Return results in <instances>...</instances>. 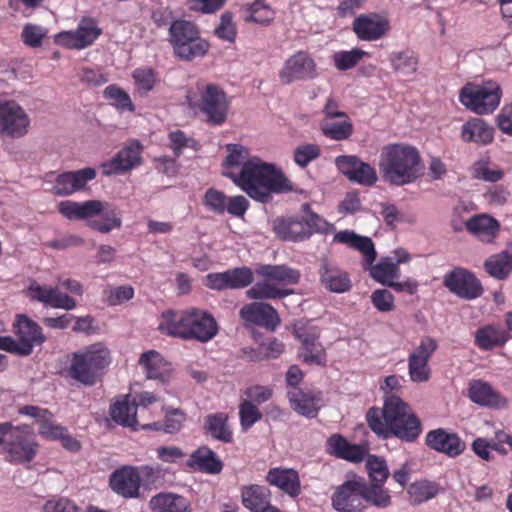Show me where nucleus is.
Listing matches in <instances>:
<instances>
[{"mask_svg":"<svg viewBox=\"0 0 512 512\" xmlns=\"http://www.w3.org/2000/svg\"><path fill=\"white\" fill-rule=\"evenodd\" d=\"M332 506L338 512H364L362 479L347 480L338 486L332 497Z\"/></svg>","mask_w":512,"mask_h":512,"instance_id":"obj_17","label":"nucleus"},{"mask_svg":"<svg viewBox=\"0 0 512 512\" xmlns=\"http://www.w3.org/2000/svg\"><path fill=\"white\" fill-rule=\"evenodd\" d=\"M214 33L221 40L229 43L235 42L237 30L231 12L227 11L221 15L220 23L215 28Z\"/></svg>","mask_w":512,"mask_h":512,"instance_id":"obj_63","label":"nucleus"},{"mask_svg":"<svg viewBox=\"0 0 512 512\" xmlns=\"http://www.w3.org/2000/svg\"><path fill=\"white\" fill-rule=\"evenodd\" d=\"M509 338V331L500 325L487 324L476 330L474 343L480 350L490 351L503 347Z\"/></svg>","mask_w":512,"mask_h":512,"instance_id":"obj_38","label":"nucleus"},{"mask_svg":"<svg viewBox=\"0 0 512 512\" xmlns=\"http://www.w3.org/2000/svg\"><path fill=\"white\" fill-rule=\"evenodd\" d=\"M227 272L228 289H242L254 281V274L247 266L229 269Z\"/></svg>","mask_w":512,"mask_h":512,"instance_id":"obj_56","label":"nucleus"},{"mask_svg":"<svg viewBox=\"0 0 512 512\" xmlns=\"http://www.w3.org/2000/svg\"><path fill=\"white\" fill-rule=\"evenodd\" d=\"M319 276L321 284L331 292L344 293L352 287L348 273L326 260L321 263Z\"/></svg>","mask_w":512,"mask_h":512,"instance_id":"obj_33","label":"nucleus"},{"mask_svg":"<svg viewBox=\"0 0 512 512\" xmlns=\"http://www.w3.org/2000/svg\"><path fill=\"white\" fill-rule=\"evenodd\" d=\"M26 296L35 302L54 309L73 310L77 303L74 298L59 290L57 286L48 287L32 280L25 291Z\"/></svg>","mask_w":512,"mask_h":512,"instance_id":"obj_21","label":"nucleus"},{"mask_svg":"<svg viewBox=\"0 0 512 512\" xmlns=\"http://www.w3.org/2000/svg\"><path fill=\"white\" fill-rule=\"evenodd\" d=\"M327 452L337 458L359 463L366 455L363 446L349 443L342 435L333 434L327 439Z\"/></svg>","mask_w":512,"mask_h":512,"instance_id":"obj_34","label":"nucleus"},{"mask_svg":"<svg viewBox=\"0 0 512 512\" xmlns=\"http://www.w3.org/2000/svg\"><path fill=\"white\" fill-rule=\"evenodd\" d=\"M438 348L437 341L424 336L408 357V374L412 382H427L431 376L429 361Z\"/></svg>","mask_w":512,"mask_h":512,"instance_id":"obj_14","label":"nucleus"},{"mask_svg":"<svg viewBox=\"0 0 512 512\" xmlns=\"http://www.w3.org/2000/svg\"><path fill=\"white\" fill-rule=\"evenodd\" d=\"M131 76L134 83V91L142 98L147 97L160 82L158 72L149 66L134 69Z\"/></svg>","mask_w":512,"mask_h":512,"instance_id":"obj_44","label":"nucleus"},{"mask_svg":"<svg viewBox=\"0 0 512 512\" xmlns=\"http://www.w3.org/2000/svg\"><path fill=\"white\" fill-rule=\"evenodd\" d=\"M364 503L378 509H386L392 504L389 489L384 484L368 483L362 479Z\"/></svg>","mask_w":512,"mask_h":512,"instance_id":"obj_47","label":"nucleus"},{"mask_svg":"<svg viewBox=\"0 0 512 512\" xmlns=\"http://www.w3.org/2000/svg\"><path fill=\"white\" fill-rule=\"evenodd\" d=\"M68 359L69 365L64 369V376L91 387L102 380L111 363V353L105 344L96 342L72 352Z\"/></svg>","mask_w":512,"mask_h":512,"instance_id":"obj_4","label":"nucleus"},{"mask_svg":"<svg viewBox=\"0 0 512 512\" xmlns=\"http://www.w3.org/2000/svg\"><path fill=\"white\" fill-rule=\"evenodd\" d=\"M365 268H368V265L364 262ZM371 277L377 282L390 286V284L399 277V267L397 263H393L389 259L381 260L376 265L369 266Z\"/></svg>","mask_w":512,"mask_h":512,"instance_id":"obj_51","label":"nucleus"},{"mask_svg":"<svg viewBox=\"0 0 512 512\" xmlns=\"http://www.w3.org/2000/svg\"><path fill=\"white\" fill-rule=\"evenodd\" d=\"M300 357L309 365L325 366L327 361L326 351L319 340L301 347Z\"/></svg>","mask_w":512,"mask_h":512,"instance_id":"obj_55","label":"nucleus"},{"mask_svg":"<svg viewBox=\"0 0 512 512\" xmlns=\"http://www.w3.org/2000/svg\"><path fill=\"white\" fill-rule=\"evenodd\" d=\"M333 242L345 244L361 252L368 266L373 264L376 259V251L372 240L368 237L357 235L353 231L343 230L337 232L333 237Z\"/></svg>","mask_w":512,"mask_h":512,"instance_id":"obj_39","label":"nucleus"},{"mask_svg":"<svg viewBox=\"0 0 512 512\" xmlns=\"http://www.w3.org/2000/svg\"><path fill=\"white\" fill-rule=\"evenodd\" d=\"M266 481L291 497H297L301 492L299 474L292 468H271L265 477Z\"/></svg>","mask_w":512,"mask_h":512,"instance_id":"obj_32","label":"nucleus"},{"mask_svg":"<svg viewBox=\"0 0 512 512\" xmlns=\"http://www.w3.org/2000/svg\"><path fill=\"white\" fill-rule=\"evenodd\" d=\"M96 175V170L91 167L60 173L54 179L51 193L61 197L70 196L84 189L89 181L95 179Z\"/></svg>","mask_w":512,"mask_h":512,"instance_id":"obj_22","label":"nucleus"},{"mask_svg":"<svg viewBox=\"0 0 512 512\" xmlns=\"http://www.w3.org/2000/svg\"><path fill=\"white\" fill-rule=\"evenodd\" d=\"M465 227L469 233L481 241L490 243L498 235L500 223L488 214H478L469 218L465 222Z\"/></svg>","mask_w":512,"mask_h":512,"instance_id":"obj_37","label":"nucleus"},{"mask_svg":"<svg viewBox=\"0 0 512 512\" xmlns=\"http://www.w3.org/2000/svg\"><path fill=\"white\" fill-rule=\"evenodd\" d=\"M29 125L28 114L17 102H0V134L20 138L27 134Z\"/></svg>","mask_w":512,"mask_h":512,"instance_id":"obj_16","label":"nucleus"},{"mask_svg":"<svg viewBox=\"0 0 512 512\" xmlns=\"http://www.w3.org/2000/svg\"><path fill=\"white\" fill-rule=\"evenodd\" d=\"M335 164L338 170L351 182L370 187L378 180L375 168L369 163L361 161L357 156H337Z\"/></svg>","mask_w":512,"mask_h":512,"instance_id":"obj_20","label":"nucleus"},{"mask_svg":"<svg viewBox=\"0 0 512 512\" xmlns=\"http://www.w3.org/2000/svg\"><path fill=\"white\" fill-rule=\"evenodd\" d=\"M187 465L206 474H219L223 469L221 459L208 446H201L195 450L190 455Z\"/></svg>","mask_w":512,"mask_h":512,"instance_id":"obj_40","label":"nucleus"},{"mask_svg":"<svg viewBox=\"0 0 512 512\" xmlns=\"http://www.w3.org/2000/svg\"><path fill=\"white\" fill-rule=\"evenodd\" d=\"M223 175L231 179L250 198L261 203H268L272 193L293 190L291 181L280 169L259 157H252L244 162L239 172L227 171Z\"/></svg>","mask_w":512,"mask_h":512,"instance_id":"obj_2","label":"nucleus"},{"mask_svg":"<svg viewBox=\"0 0 512 512\" xmlns=\"http://www.w3.org/2000/svg\"><path fill=\"white\" fill-rule=\"evenodd\" d=\"M340 119L335 121V119L323 118L320 122L323 135L335 141L348 139L353 134V124L348 116Z\"/></svg>","mask_w":512,"mask_h":512,"instance_id":"obj_48","label":"nucleus"},{"mask_svg":"<svg viewBox=\"0 0 512 512\" xmlns=\"http://www.w3.org/2000/svg\"><path fill=\"white\" fill-rule=\"evenodd\" d=\"M389 62L394 72L402 75H413L419 65L417 53L411 49L393 51L389 54Z\"/></svg>","mask_w":512,"mask_h":512,"instance_id":"obj_45","label":"nucleus"},{"mask_svg":"<svg viewBox=\"0 0 512 512\" xmlns=\"http://www.w3.org/2000/svg\"><path fill=\"white\" fill-rule=\"evenodd\" d=\"M368 427L378 437H395L403 442H414L422 433V423L410 405L399 396L385 397L383 408L371 407L366 413Z\"/></svg>","mask_w":512,"mask_h":512,"instance_id":"obj_1","label":"nucleus"},{"mask_svg":"<svg viewBox=\"0 0 512 512\" xmlns=\"http://www.w3.org/2000/svg\"><path fill=\"white\" fill-rule=\"evenodd\" d=\"M204 431L214 440L223 443L233 441V431L228 423V414L217 412L208 414L204 420Z\"/></svg>","mask_w":512,"mask_h":512,"instance_id":"obj_42","label":"nucleus"},{"mask_svg":"<svg viewBox=\"0 0 512 512\" xmlns=\"http://www.w3.org/2000/svg\"><path fill=\"white\" fill-rule=\"evenodd\" d=\"M365 466L370 479L369 483H386L390 472L387 463L383 458L369 454L366 458Z\"/></svg>","mask_w":512,"mask_h":512,"instance_id":"obj_52","label":"nucleus"},{"mask_svg":"<svg viewBox=\"0 0 512 512\" xmlns=\"http://www.w3.org/2000/svg\"><path fill=\"white\" fill-rule=\"evenodd\" d=\"M241 500L251 512H266L271 506V491L266 486L251 484L242 487Z\"/></svg>","mask_w":512,"mask_h":512,"instance_id":"obj_36","label":"nucleus"},{"mask_svg":"<svg viewBox=\"0 0 512 512\" xmlns=\"http://www.w3.org/2000/svg\"><path fill=\"white\" fill-rule=\"evenodd\" d=\"M199 100L196 107L205 116L208 124L222 125L228 116L230 100L225 91L214 83L198 84Z\"/></svg>","mask_w":512,"mask_h":512,"instance_id":"obj_12","label":"nucleus"},{"mask_svg":"<svg viewBox=\"0 0 512 512\" xmlns=\"http://www.w3.org/2000/svg\"><path fill=\"white\" fill-rule=\"evenodd\" d=\"M438 493V484L428 480L415 481L407 488L408 500L412 505L426 502L434 498Z\"/></svg>","mask_w":512,"mask_h":512,"instance_id":"obj_50","label":"nucleus"},{"mask_svg":"<svg viewBox=\"0 0 512 512\" xmlns=\"http://www.w3.org/2000/svg\"><path fill=\"white\" fill-rule=\"evenodd\" d=\"M425 445L429 449L445 454L451 458L458 457L466 449L465 442L457 433L449 432L444 428H437L427 432Z\"/></svg>","mask_w":512,"mask_h":512,"instance_id":"obj_23","label":"nucleus"},{"mask_svg":"<svg viewBox=\"0 0 512 512\" xmlns=\"http://www.w3.org/2000/svg\"><path fill=\"white\" fill-rule=\"evenodd\" d=\"M42 512H80V507L67 497H55L45 502Z\"/></svg>","mask_w":512,"mask_h":512,"instance_id":"obj_64","label":"nucleus"},{"mask_svg":"<svg viewBox=\"0 0 512 512\" xmlns=\"http://www.w3.org/2000/svg\"><path fill=\"white\" fill-rule=\"evenodd\" d=\"M110 416L117 424L124 427H131L134 430H137L139 427L144 430L155 431H160L161 429L159 422L141 423L137 415V405H133L132 402L129 401V395L111 405Z\"/></svg>","mask_w":512,"mask_h":512,"instance_id":"obj_25","label":"nucleus"},{"mask_svg":"<svg viewBox=\"0 0 512 512\" xmlns=\"http://www.w3.org/2000/svg\"><path fill=\"white\" fill-rule=\"evenodd\" d=\"M139 365L143 367L148 379L158 380L165 383L169 380L172 372V365L166 361L156 350H149L141 354Z\"/></svg>","mask_w":512,"mask_h":512,"instance_id":"obj_31","label":"nucleus"},{"mask_svg":"<svg viewBox=\"0 0 512 512\" xmlns=\"http://www.w3.org/2000/svg\"><path fill=\"white\" fill-rule=\"evenodd\" d=\"M484 269L497 280L506 279L512 272V253L504 250L489 256L484 262Z\"/></svg>","mask_w":512,"mask_h":512,"instance_id":"obj_46","label":"nucleus"},{"mask_svg":"<svg viewBox=\"0 0 512 512\" xmlns=\"http://www.w3.org/2000/svg\"><path fill=\"white\" fill-rule=\"evenodd\" d=\"M11 336H0V349L11 354L26 357L33 353L35 346H42L47 338L42 327L25 314H17Z\"/></svg>","mask_w":512,"mask_h":512,"instance_id":"obj_8","label":"nucleus"},{"mask_svg":"<svg viewBox=\"0 0 512 512\" xmlns=\"http://www.w3.org/2000/svg\"><path fill=\"white\" fill-rule=\"evenodd\" d=\"M306 229H308L307 224L303 223L302 218H277L273 222V230L282 240H305L309 238Z\"/></svg>","mask_w":512,"mask_h":512,"instance_id":"obj_41","label":"nucleus"},{"mask_svg":"<svg viewBox=\"0 0 512 512\" xmlns=\"http://www.w3.org/2000/svg\"><path fill=\"white\" fill-rule=\"evenodd\" d=\"M218 324L213 315L198 308L162 312L158 330L167 336L182 340H196L206 343L218 333Z\"/></svg>","mask_w":512,"mask_h":512,"instance_id":"obj_3","label":"nucleus"},{"mask_svg":"<svg viewBox=\"0 0 512 512\" xmlns=\"http://www.w3.org/2000/svg\"><path fill=\"white\" fill-rule=\"evenodd\" d=\"M134 466H123L110 476L109 485L118 495L130 499L139 497L141 478Z\"/></svg>","mask_w":512,"mask_h":512,"instance_id":"obj_27","label":"nucleus"},{"mask_svg":"<svg viewBox=\"0 0 512 512\" xmlns=\"http://www.w3.org/2000/svg\"><path fill=\"white\" fill-rule=\"evenodd\" d=\"M6 460L12 464L31 463L39 450V443L31 426L27 424L14 426L10 422L4 440Z\"/></svg>","mask_w":512,"mask_h":512,"instance_id":"obj_10","label":"nucleus"},{"mask_svg":"<svg viewBox=\"0 0 512 512\" xmlns=\"http://www.w3.org/2000/svg\"><path fill=\"white\" fill-rule=\"evenodd\" d=\"M390 29L388 17L376 12L360 14L352 23L353 32L362 41L380 40L389 33Z\"/></svg>","mask_w":512,"mask_h":512,"instance_id":"obj_18","label":"nucleus"},{"mask_svg":"<svg viewBox=\"0 0 512 512\" xmlns=\"http://www.w3.org/2000/svg\"><path fill=\"white\" fill-rule=\"evenodd\" d=\"M18 413L23 416L35 418L39 425V435L51 441H58L65 433L66 427L57 424L53 420V414L48 409L40 408L34 405H24L19 408Z\"/></svg>","mask_w":512,"mask_h":512,"instance_id":"obj_26","label":"nucleus"},{"mask_svg":"<svg viewBox=\"0 0 512 512\" xmlns=\"http://www.w3.org/2000/svg\"><path fill=\"white\" fill-rule=\"evenodd\" d=\"M238 408L240 426L243 431H248L263 417L260 409L253 405L250 400H244L241 398Z\"/></svg>","mask_w":512,"mask_h":512,"instance_id":"obj_54","label":"nucleus"},{"mask_svg":"<svg viewBox=\"0 0 512 512\" xmlns=\"http://www.w3.org/2000/svg\"><path fill=\"white\" fill-rule=\"evenodd\" d=\"M290 407L299 415L314 418L322 407V393L320 391H304L290 389L287 392Z\"/></svg>","mask_w":512,"mask_h":512,"instance_id":"obj_28","label":"nucleus"},{"mask_svg":"<svg viewBox=\"0 0 512 512\" xmlns=\"http://www.w3.org/2000/svg\"><path fill=\"white\" fill-rule=\"evenodd\" d=\"M443 285L453 294L465 300L479 298L483 292L480 280L471 271L456 267L445 274Z\"/></svg>","mask_w":512,"mask_h":512,"instance_id":"obj_15","label":"nucleus"},{"mask_svg":"<svg viewBox=\"0 0 512 512\" xmlns=\"http://www.w3.org/2000/svg\"><path fill=\"white\" fill-rule=\"evenodd\" d=\"M101 34L102 29L95 18L83 17L75 30L57 33L54 42L68 49L82 50L91 46Z\"/></svg>","mask_w":512,"mask_h":512,"instance_id":"obj_13","label":"nucleus"},{"mask_svg":"<svg viewBox=\"0 0 512 512\" xmlns=\"http://www.w3.org/2000/svg\"><path fill=\"white\" fill-rule=\"evenodd\" d=\"M502 97L500 85L494 81L483 84L466 83L459 92V101L478 115L493 113Z\"/></svg>","mask_w":512,"mask_h":512,"instance_id":"obj_11","label":"nucleus"},{"mask_svg":"<svg viewBox=\"0 0 512 512\" xmlns=\"http://www.w3.org/2000/svg\"><path fill=\"white\" fill-rule=\"evenodd\" d=\"M316 76V63L305 51H298L291 55L279 71L280 81L284 85L294 81L314 79Z\"/></svg>","mask_w":512,"mask_h":512,"instance_id":"obj_19","label":"nucleus"},{"mask_svg":"<svg viewBox=\"0 0 512 512\" xmlns=\"http://www.w3.org/2000/svg\"><path fill=\"white\" fill-rule=\"evenodd\" d=\"M159 402V397L152 392L143 391L135 395L132 404L137 405V415L141 423H149L151 418L150 406Z\"/></svg>","mask_w":512,"mask_h":512,"instance_id":"obj_58","label":"nucleus"},{"mask_svg":"<svg viewBox=\"0 0 512 512\" xmlns=\"http://www.w3.org/2000/svg\"><path fill=\"white\" fill-rule=\"evenodd\" d=\"M239 314L245 323L254 324L270 331H275L281 322L276 309L265 302L245 304Z\"/></svg>","mask_w":512,"mask_h":512,"instance_id":"obj_24","label":"nucleus"},{"mask_svg":"<svg viewBox=\"0 0 512 512\" xmlns=\"http://www.w3.org/2000/svg\"><path fill=\"white\" fill-rule=\"evenodd\" d=\"M471 174L474 179L496 183L503 179L505 172L497 165L492 164L489 156H485L473 163Z\"/></svg>","mask_w":512,"mask_h":512,"instance_id":"obj_49","label":"nucleus"},{"mask_svg":"<svg viewBox=\"0 0 512 512\" xmlns=\"http://www.w3.org/2000/svg\"><path fill=\"white\" fill-rule=\"evenodd\" d=\"M366 53L361 49L355 48L350 51H338L332 59L335 67L340 71H346L354 68Z\"/></svg>","mask_w":512,"mask_h":512,"instance_id":"obj_57","label":"nucleus"},{"mask_svg":"<svg viewBox=\"0 0 512 512\" xmlns=\"http://www.w3.org/2000/svg\"><path fill=\"white\" fill-rule=\"evenodd\" d=\"M228 197L220 190L209 188L203 197V205L207 210L216 214H224L226 212V202Z\"/></svg>","mask_w":512,"mask_h":512,"instance_id":"obj_61","label":"nucleus"},{"mask_svg":"<svg viewBox=\"0 0 512 512\" xmlns=\"http://www.w3.org/2000/svg\"><path fill=\"white\" fill-rule=\"evenodd\" d=\"M104 96L106 99L112 101V105L120 111H135V105L129 94L117 85L113 84L107 86L104 90Z\"/></svg>","mask_w":512,"mask_h":512,"instance_id":"obj_53","label":"nucleus"},{"mask_svg":"<svg viewBox=\"0 0 512 512\" xmlns=\"http://www.w3.org/2000/svg\"><path fill=\"white\" fill-rule=\"evenodd\" d=\"M460 138L465 143L488 146L494 141V128L481 118H470L461 127Z\"/></svg>","mask_w":512,"mask_h":512,"instance_id":"obj_30","label":"nucleus"},{"mask_svg":"<svg viewBox=\"0 0 512 512\" xmlns=\"http://www.w3.org/2000/svg\"><path fill=\"white\" fill-rule=\"evenodd\" d=\"M141 162L140 146H128L121 149L110 161L104 163L105 175H116L128 171Z\"/></svg>","mask_w":512,"mask_h":512,"instance_id":"obj_35","label":"nucleus"},{"mask_svg":"<svg viewBox=\"0 0 512 512\" xmlns=\"http://www.w3.org/2000/svg\"><path fill=\"white\" fill-rule=\"evenodd\" d=\"M169 36L174 55L184 61L203 57L210 48L209 43L200 37L198 27L190 21H173L169 28Z\"/></svg>","mask_w":512,"mask_h":512,"instance_id":"obj_9","label":"nucleus"},{"mask_svg":"<svg viewBox=\"0 0 512 512\" xmlns=\"http://www.w3.org/2000/svg\"><path fill=\"white\" fill-rule=\"evenodd\" d=\"M108 203L100 200L76 202L61 201L57 205L58 212L70 221L88 220L87 225L100 233L106 234L122 225L120 213L116 208L107 209Z\"/></svg>","mask_w":512,"mask_h":512,"instance_id":"obj_7","label":"nucleus"},{"mask_svg":"<svg viewBox=\"0 0 512 512\" xmlns=\"http://www.w3.org/2000/svg\"><path fill=\"white\" fill-rule=\"evenodd\" d=\"M467 396L472 402L484 407L501 408L507 404V399L499 391L481 379L470 381Z\"/></svg>","mask_w":512,"mask_h":512,"instance_id":"obj_29","label":"nucleus"},{"mask_svg":"<svg viewBox=\"0 0 512 512\" xmlns=\"http://www.w3.org/2000/svg\"><path fill=\"white\" fill-rule=\"evenodd\" d=\"M379 169L390 184L403 186L414 182L421 174L419 151L406 144H389L380 154Z\"/></svg>","mask_w":512,"mask_h":512,"instance_id":"obj_5","label":"nucleus"},{"mask_svg":"<svg viewBox=\"0 0 512 512\" xmlns=\"http://www.w3.org/2000/svg\"><path fill=\"white\" fill-rule=\"evenodd\" d=\"M152 512H191L187 499L172 493H160L150 500Z\"/></svg>","mask_w":512,"mask_h":512,"instance_id":"obj_43","label":"nucleus"},{"mask_svg":"<svg viewBox=\"0 0 512 512\" xmlns=\"http://www.w3.org/2000/svg\"><path fill=\"white\" fill-rule=\"evenodd\" d=\"M249 19L261 25L270 24L275 18V11L262 0H256L249 8Z\"/></svg>","mask_w":512,"mask_h":512,"instance_id":"obj_62","label":"nucleus"},{"mask_svg":"<svg viewBox=\"0 0 512 512\" xmlns=\"http://www.w3.org/2000/svg\"><path fill=\"white\" fill-rule=\"evenodd\" d=\"M226 148L229 153L223 162L224 172L234 171L233 168L242 167L243 163L250 159L248 150L239 144H228Z\"/></svg>","mask_w":512,"mask_h":512,"instance_id":"obj_59","label":"nucleus"},{"mask_svg":"<svg viewBox=\"0 0 512 512\" xmlns=\"http://www.w3.org/2000/svg\"><path fill=\"white\" fill-rule=\"evenodd\" d=\"M48 30L40 25L26 24L21 33L23 43L31 48H38L46 38Z\"/></svg>","mask_w":512,"mask_h":512,"instance_id":"obj_60","label":"nucleus"},{"mask_svg":"<svg viewBox=\"0 0 512 512\" xmlns=\"http://www.w3.org/2000/svg\"><path fill=\"white\" fill-rule=\"evenodd\" d=\"M255 273L263 280L246 291V296L253 300L283 299L294 293L288 286L298 284L301 277L299 270L284 264H261L256 267Z\"/></svg>","mask_w":512,"mask_h":512,"instance_id":"obj_6","label":"nucleus"}]
</instances>
